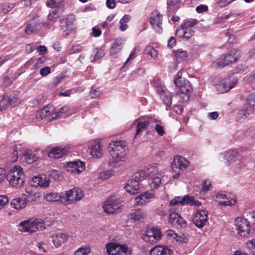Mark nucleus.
Instances as JSON below:
<instances>
[{"label":"nucleus","mask_w":255,"mask_h":255,"mask_svg":"<svg viewBox=\"0 0 255 255\" xmlns=\"http://www.w3.org/2000/svg\"><path fill=\"white\" fill-rule=\"evenodd\" d=\"M127 149V143L125 141H111L107 148L110 154L109 165L113 167H119L123 165L126 160Z\"/></svg>","instance_id":"nucleus-1"},{"label":"nucleus","mask_w":255,"mask_h":255,"mask_svg":"<svg viewBox=\"0 0 255 255\" xmlns=\"http://www.w3.org/2000/svg\"><path fill=\"white\" fill-rule=\"evenodd\" d=\"M145 173V178L148 176V184L152 189H156L161 184V181L164 175L159 172L157 165L154 164L149 165L142 170Z\"/></svg>","instance_id":"nucleus-2"},{"label":"nucleus","mask_w":255,"mask_h":255,"mask_svg":"<svg viewBox=\"0 0 255 255\" xmlns=\"http://www.w3.org/2000/svg\"><path fill=\"white\" fill-rule=\"evenodd\" d=\"M9 184L16 188H21L25 183V175L19 166L13 167L7 174Z\"/></svg>","instance_id":"nucleus-3"},{"label":"nucleus","mask_w":255,"mask_h":255,"mask_svg":"<svg viewBox=\"0 0 255 255\" xmlns=\"http://www.w3.org/2000/svg\"><path fill=\"white\" fill-rule=\"evenodd\" d=\"M144 178L145 173L142 170L135 172L126 184L125 187L126 190L131 194L137 193L141 187L140 182Z\"/></svg>","instance_id":"nucleus-4"},{"label":"nucleus","mask_w":255,"mask_h":255,"mask_svg":"<svg viewBox=\"0 0 255 255\" xmlns=\"http://www.w3.org/2000/svg\"><path fill=\"white\" fill-rule=\"evenodd\" d=\"M241 56V51L237 49L231 50L227 54L222 55L213 63L215 67H224L232 63L236 62Z\"/></svg>","instance_id":"nucleus-5"},{"label":"nucleus","mask_w":255,"mask_h":255,"mask_svg":"<svg viewBox=\"0 0 255 255\" xmlns=\"http://www.w3.org/2000/svg\"><path fill=\"white\" fill-rule=\"evenodd\" d=\"M19 227L21 232L33 233L37 230H44L45 226L42 220L35 219L34 221L27 220L21 222L19 225Z\"/></svg>","instance_id":"nucleus-6"},{"label":"nucleus","mask_w":255,"mask_h":255,"mask_svg":"<svg viewBox=\"0 0 255 255\" xmlns=\"http://www.w3.org/2000/svg\"><path fill=\"white\" fill-rule=\"evenodd\" d=\"M180 78L181 75L180 72H178L176 77L174 78V84L179 88L180 90V92L178 93L177 94L180 96L184 95V96H183L182 98L184 101H186L189 100V94L191 92L192 88L188 80H184L182 81L180 80Z\"/></svg>","instance_id":"nucleus-7"},{"label":"nucleus","mask_w":255,"mask_h":255,"mask_svg":"<svg viewBox=\"0 0 255 255\" xmlns=\"http://www.w3.org/2000/svg\"><path fill=\"white\" fill-rule=\"evenodd\" d=\"M64 203L72 204L80 201L85 196L83 191L79 188H74L63 192Z\"/></svg>","instance_id":"nucleus-8"},{"label":"nucleus","mask_w":255,"mask_h":255,"mask_svg":"<svg viewBox=\"0 0 255 255\" xmlns=\"http://www.w3.org/2000/svg\"><path fill=\"white\" fill-rule=\"evenodd\" d=\"M121 207L120 201L115 196H112L105 201L103 208L104 212L110 215L113 214Z\"/></svg>","instance_id":"nucleus-9"},{"label":"nucleus","mask_w":255,"mask_h":255,"mask_svg":"<svg viewBox=\"0 0 255 255\" xmlns=\"http://www.w3.org/2000/svg\"><path fill=\"white\" fill-rule=\"evenodd\" d=\"M170 204L171 206H176L178 204L182 205H188V206H195L199 207L201 206V203L198 200H195L194 197L189 196L188 195H185L183 197H176L174 199L172 200Z\"/></svg>","instance_id":"nucleus-10"},{"label":"nucleus","mask_w":255,"mask_h":255,"mask_svg":"<svg viewBox=\"0 0 255 255\" xmlns=\"http://www.w3.org/2000/svg\"><path fill=\"white\" fill-rule=\"evenodd\" d=\"M161 236L160 230L153 227L146 229L145 234L142 236V239L147 243L153 244L159 241Z\"/></svg>","instance_id":"nucleus-11"},{"label":"nucleus","mask_w":255,"mask_h":255,"mask_svg":"<svg viewBox=\"0 0 255 255\" xmlns=\"http://www.w3.org/2000/svg\"><path fill=\"white\" fill-rule=\"evenodd\" d=\"M74 16L73 15H69L66 18L61 20L60 27L64 36H67L74 29Z\"/></svg>","instance_id":"nucleus-12"},{"label":"nucleus","mask_w":255,"mask_h":255,"mask_svg":"<svg viewBox=\"0 0 255 255\" xmlns=\"http://www.w3.org/2000/svg\"><path fill=\"white\" fill-rule=\"evenodd\" d=\"M149 22L156 33H161L162 32V15L158 11L152 12L149 17Z\"/></svg>","instance_id":"nucleus-13"},{"label":"nucleus","mask_w":255,"mask_h":255,"mask_svg":"<svg viewBox=\"0 0 255 255\" xmlns=\"http://www.w3.org/2000/svg\"><path fill=\"white\" fill-rule=\"evenodd\" d=\"M238 233L242 237H248L250 234L251 226L248 221L242 218H237L235 220Z\"/></svg>","instance_id":"nucleus-14"},{"label":"nucleus","mask_w":255,"mask_h":255,"mask_svg":"<svg viewBox=\"0 0 255 255\" xmlns=\"http://www.w3.org/2000/svg\"><path fill=\"white\" fill-rule=\"evenodd\" d=\"M107 251L110 255H129L128 248L116 243H111L107 245Z\"/></svg>","instance_id":"nucleus-15"},{"label":"nucleus","mask_w":255,"mask_h":255,"mask_svg":"<svg viewBox=\"0 0 255 255\" xmlns=\"http://www.w3.org/2000/svg\"><path fill=\"white\" fill-rule=\"evenodd\" d=\"M208 220V213L207 210L197 211L193 218L194 225L201 228L206 225Z\"/></svg>","instance_id":"nucleus-16"},{"label":"nucleus","mask_w":255,"mask_h":255,"mask_svg":"<svg viewBox=\"0 0 255 255\" xmlns=\"http://www.w3.org/2000/svg\"><path fill=\"white\" fill-rule=\"evenodd\" d=\"M65 168L69 172L78 174L85 169V164L80 160L70 161L67 163Z\"/></svg>","instance_id":"nucleus-17"},{"label":"nucleus","mask_w":255,"mask_h":255,"mask_svg":"<svg viewBox=\"0 0 255 255\" xmlns=\"http://www.w3.org/2000/svg\"><path fill=\"white\" fill-rule=\"evenodd\" d=\"M189 165V162L184 157L176 156L172 162L171 166L174 172H180L186 169Z\"/></svg>","instance_id":"nucleus-18"},{"label":"nucleus","mask_w":255,"mask_h":255,"mask_svg":"<svg viewBox=\"0 0 255 255\" xmlns=\"http://www.w3.org/2000/svg\"><path fill=\"white\" fill-rule=\"evenodd\" d=\"M237 83V80L229 77L222 80L217 85V88L220 92L223 93L234 88Z\"/></svg>","instance_id":"nucleus-19"},{"label":"nucleus","mask_w":255,"mask_h":255,"mask_svg":"<svg viewBox=\"0 0 255 255\" xmlns=\"http://www.w3.org/2000/svg\"><path fill=\"white\" fill-rule=\"evenodd\" d=\"M215 201L221 206H232L236 203V199L233 195L219 193L217 195Z\"/></svg>","instance_id":"nucleus-20"},{"label":"nucleus","mask_w":255,"mask_h":255,"mask_svg":"<svg viewBox=\"0 0 255 255\" xmlns=\"http://www.w3.org/2000/svg\"><path fill=\"white\" fill-rule=\"evenodd\" d=\"M156 91L161 96V98L167 107L172 105V99L170 93L161 83H157L156 86Z\"/></svg>","instance_id":"nucleus-21"},{"label":"nucleus","mask_w":255,"mask_h":255,"mask_svg":"<svg viewBox=\"0 0 255 255\" xmlns=\"http://www.w3.org/2000/svg\"><path fill=\"white\" fill-rule=\"evenodd\" d=\"M169 223L176 228H183L186 226L185 220L177 213H171L169 215Z\"/></svg>","instance_id":"nucleus-22"},{"label":"nucleus","mask_w":255,"mask_h":255,"mask_svg":"<svg viewBox=\"0 0 255 255\" xmlns=\"http://www.w3.org/2000/svg\"><path fill=\"white\" fill-rule=\"evenodd\" d=\"M154 197L155 195L152 191H147L140 194L135 198V205L140 206L146 204L150 202Z\"/></svg>","instance_id":"nucleus-23"},{"label":"nucleus","mask_w":255,"mask_h":255,"mask_svg":"<svg viewBox=\"0 0 255 255\" xmlns=\"http://www.w3.org/2000/svg\"><path fill=\"white\" fill-rule=\"evenodd\" d=\"M29 183L32 187L40 186L42 188H47L49 186L50 179L46 177L43 178L39 176H35L30 180Z\"/></svg>","instance_id":"nucleus-24"},{"label":"nucleus","mask_w":255,"mask_h":255,"mask_svg":"<svg viewBox=\"0 0 255 255\" xmlns=\"http://www.w3.org/2000/svg\"><path fill=\"white\" fill-rule=\"evenodd\" d=\"M173 251L167 247L157 246L150 250V255H173Z\"/></svg>","instance_id":"nucleus-25"},{"label":"nucleus","mask_w":255,"mask_h":255,"mask_svg":"<svg viewBox=\"0 0 255 255\" xmlns=\"http://www.w3.org/2000/svg\"><path fill=\"white\" fill-rule=\"evenodd\" d=\"M147 217V213L143 209H138L134 210L129 215V219L132 222L142 221Z\"/></svg>","instance_id":"nucleus-26"},{"label":"nucleus","mask_w":255,"mask_h":255,"mask_svg":"<svg viewBox=\"0 0 255 255\" xmlns=\"http://www.w3.org/2000/svg\"><path fill=\"white\" fill-rule=\"evenodd\" d=\"M194 31L192 28L185 27L181 25L180 28L177 29L176 35L181 38L189 39L193 35Z\"/></svg>","instance_id":"nucleus-27"},{"label":"nucleus","mask_w":255,"mask_h":255,"mask_svg":"<svg viewBox=\"0 0 255 255\" xmlns=\"http://www.w3.org/2000/svg\"><path fill=\"white\" fill-rule=\"evenodd\" d=\"M52 237L53 243L56 248L62 246L68 239V236L66 234L62 233H56Z\"/></svg>","instance_id":"nucleus-28"},{"label":"nucleus","mask_w":255,"mask_h":255,"mask_svg":"<svg viewBox=\"0 0 255 255\" xmlns=\"http://www.w3.org/2000/svg\"><path fill=\"white\" fill-rule=\"evenodd\" d=\"M67 151V149L62 147H54L48 151V156L52 158H59Z\"/></svg>","instance_id":"nucleus-29"},{"label":"nucleus","mask_w":255,"mask_h":255,"mask_svg":"<svg viewBox=\"0 0 255 255\" xmlns=\"http://www.w3.org/2000/svg\"><path fill=\"white\" fill-rule=\"evenodd\" d=\"M42 26L39 20L28 23L25 28V32L27 34H31L39 30Z\"/></svg>","instance_id":"nucleus-30"},{"label":"nucleus","mask_w":255,"mask_h":255,"mask_svg":"<svg viewBox=\"0 0 255 255\" xmlns=\"http://www.w3.org/2000/svg\"><path fill=\"white\" fill-rule=\"evenodd\" d=\"M63 197V192L60 194L58 193H50L45 195L44 198L48 202H57L60 201L61 202L64 203Z\"/></svg>","instance_id":"nucleus-31"},{"label":"nucleus","mask_w":255,"mask_h":255,"mask_svg":"<svg viewBox=\"0 0 255 255\" xmlns=\"http://www.w3.org/2000/svg\"><path fill=\"white\" fill-rule=\"evenodd\" d=\"M27 202L28 201L25 197L23 198H17L12 200L11 205L15 209L20 210L26 206Z\"/></svg>","instance_id":"nucleus-32"},{"label":"nucleus","mask_w":255,"mask_h":255,"mask_svg":"<svg viewBox=\"0 0 255 255\" xmlns=\"http://www.w3.org/2000/svg\"><path fill=\"white\" fill-rule=\"evenodd\" d=\"M123 43L124 40L122 38H117L115 40L111 49L110 52L111 54L114 55L120 52L122 49Z\"/></svg>","instance_id":"nucleus-33"},{"label":"nucleus","mask_w":255,"mask_h":255,"mask_svg":"<svg viewBox=\"0 0 255 255\" xmlns=\"http://www.w3.org/2000/svg\"><path fill=\"white\" fill-rule=\"evenodd\" d=\"M51 115L52 116V114H51L49 108L45 107L37 113L36 118L37 119H43L46 117H49Z\"/></svg>","instance_id":"nucleus-34"},{"label":"nucleus","mask_w":255,"mask_h":255,"mask_svg":"<svg viewBox=\"0 0 255 255\" xmlns=\"http://www.w3.org/2000/svg\"><path fill=\"white\" fill-rule=\"evenodd\" d=\"M149 124L150 122L149 121L138 122L135 131V136L139 134L140 132L146 129Z\"/></svg>","instance_id":"nucleus-35"},{"label":"nucleus","mask_w":255,"mask_h":255,"mask_svg":"<svg viewBox=\"0 0 255 255\" xmlns=\"http://www.w3.org/2000/svg\"><path fill=\"white\" fill-rule=\"evenodd\" d=\"M91 155L94 158H99L102 156V150L99 144L93 145L90 151Z\"/></svg>","instance_id":"nucleus-36"},{"label":"nucleus","mask_w":255,"mask_h":255,"mask_svg":"<svg viewBox=\"0 0 255 255\" xmlns=\"http://www.w3.org/2000/svg\"><path fill=\"white\" fill-rule=\"evenodd\" d=\"M93 53L94 55L91 56V61L92 62L94 60H98L103 57L105 53L102 49L95 48L93 50Z\"/></svg>","instance_id":"nucleus-37"},{"label":"nucleus","mask_w":255,"mask_h":255,"mask_svg":"<svg viewBox=\"0 0 255 255\" xmlns=\"http://www.w3.org/2000/svg\"><path fill=\"white\" fill-rule=\"evenodd\" d=\"M24 158L26 162L31 164L34 161H37L39 157L31 152H28L24 154Z\"/></svg>","instance_id":"nucleus-38"},{"label":"nucleus","mask_w":255,"mask_h":255,"mask_svg":"<svg viewBox=\"0 0 255 255\" xmlns=\"http://www.w3.org/2000/svg\"><path fill=\"white\" fill-rule=\"evenodd\" d=\"M25 192L27 194L25 195V197H24L28 202L33 201L36 200L37 194L35 192H34L30 187L26 188Z\"/></svg>","instance_id":"nucleus-39"},{"label":"nucleus","mask_w":255,"mask_h":255,"mask_svg":"<svg viewBox=\"0 0 255 255\" xmlns=\"http://www.w3.org/2000/svg\"><path fill=\"white\" fill-rule=\"evenodd\" d=\"M8 102V105L14 107L20 104V100L15 95H11L7 99Z\"/></svg>","instance_id":"nucleus-40"},{"label":"nucleus","mask_w":255,"mask_h":255,"mask_svg":"<svg viewBox=\"0 0 255 255\" xmlns=\"http://www.w3.org/2000/svg\"><path fill=\"white\" fill-rule=\"evenodd\" d=\"M145 52L146 54L149 55L152 58H156L157 56V51L153 47L147 46L145 48Z\"/></svg>","instance_id":"nucleus-41"},{"label":"nucleus","mask_w":255,"mask_h":255,"mask_svg":"<svg viewBox=\"0 0 255 255\" xmlns=\"http://www.w3.org/2000/svg\"><path fill=\"white\" fill-rule=\"evenodd\" d=\"M68 110V107L67 106H64L61 108L56 113H54L52 115V117L50 120H54L57 119H58L60 117V114H63L67 112Z\"/></svg>","instance_id":"nucleus-42"},{"label":"nucleus","mask_w":255,"mask_h":255,"mask_svg":"<svg viewBox=\"0 0 255 255\" xmlns=\"http://www.w3.org/2000/svg\"><path fill=\"white\" fill-rule=\"evenodd\" d=\"M90 249L88 247H81L75 252V255H88Z\"/></svg>","instance_id":"nucleus-43"},{"label":"nucleus","mask_w":255,"mask_h":255,"mask_svg":"<svg viewBox=\"0 0 255 255\" xmlns=\"http://www.w3.org/2000/svg\"><path fill=\"white\" fill-rule=\"evenodd\" d=\"M102 93V91L100 88L95 89L92 87L90 92V96L92 99H94L99 97Z\"/></svg>","instance_id":"nucleus-44"},{"label":"nucleus","mask_w":255,"mask_h":255,"mask_svg":"<svg viewBox=\"0 0 255 255\" xmlns=\"http://www.w3.org/2000/svg\"><path fill=\"white\" fill-rule=\"evenodd\" d=\"M175 55L177 58L185 60L188 56L187 52L182 49H178L175 51Z\"/></svg>","instance_id":"nucleus-45"},{"label":"nucleus","mask_w":255,"mask_h":255,"mask_svg":"<svg viewBox=\"0 0 255 255\" xmlns=\"http://www.w3.org/2000/svg\"><path fill=\"white\" fill-rule=\"evenodd\" d=\"M247 248L253 255L255 253V240L253 239L247 242Z\"/></svg>","instance_id":"nucleus-46"},{"label":"nucleus","mask_w":255,"mask_h":255,"mask_svg":"<svg viewBox=\"0 0 255 255\" xmlns=\"http://www.w3.org/2000/svg\"><path fill=\"white\" fill-rule=\"evenodd\" d=\"M61 2V0H49L46 2V5L49 7H58Z\"/></svg>","instance_id":"nucleus-47"},{"label":"nucleus","mask_w":255,"mask_h":255,"mask_svg":"<svg viewBox=\"0 0 255 255\" xmlns=\"http://www.w3.org/2000/svg\"><path fill=\"white\" fill-rule=\"evenodd\" d=\"M18 152L17 150V147L15 146L13 149V151L12 153L11 154V155L9 157L10 162H11V163L15 162L18 160Z\"/></svg>","instance_id":"nucleus-48"},{"label":"nucleus","mask_w":255,"mask_h":255,"mask_svg":"<svg viewBox=\"0 0 255 255\" xmlns=\"http://www.w3.org/2000/svg\"><path fill=\"white\" fill-rule=\"evenodd\" d=\"M13 8V4L8 3H4L1 5V10L3 13H7Z\"/></svg>","instance_id":"nucleus-49"},{"label":"nucleus","mask_w":255,"mask_h":255,"mask_svg":"<svg viewBox=\"0 0 255 255\" xmlns=\"http://www.w3.org/2000/svg\"><path fill=\"white\" fill-rule=\"evenodd\" d=\"M8 102L4 96H0V111L5 109L8 105Z\"/></svg>","instance_id":"nucleus-50"},{"label":"nucleus","mask_w":255,"mask_h":255,"mask_svg":"<svg viewBox=\"0 0 255 255\" xmlns=\"http://www.w3.org/2000/svg\"><path fill=\"white\" fill-rule=\"evenodd\" d=\"M198 22V20L197 19H190L188 20H186L184 23H183L181 25L182 26H184L185 27L192 28Z\"/></svg>","instance_id":"nucleus-51"},{"label":"nucleus","mask_w":255,"mask_h":255,"mask_svg":"<svg viewBox=\"0 0 255 255\" xmlns=\"http://www.w3.org/2000/svg\"><path fill=\"white\" fill-rule=\"evenodd\" d=\"M8 202V198L6 195H0V210Z\"/></svg>","instance_id":"nucleus-52"},{"label":"nucleus","mask_w":255,"mask_h":255,"mask_svg":"<svg viewBox=\"0 0 255 255\" xmlns=\"http://www.w3.org/2000/svg\"><path fill=\"white\" fill-rule=\"evenodd\" d=\"M247 103L251 106H255V94L249 95L246 99Z\"/></svg>","instance_id":"nucleus-53"},{"label":"nucleus","mask_w":255,"mask_h":255,"mask_svg":"<svg viewBox=\"0 0 255 255\" xmlns=\"http://www.w3.org/2000/svg\"><path fill=\"white\" fill-rule=\"evenodd\" d=\"M112 174L110 170L104 171L100 173L99 177L103 180L109 178Z\"/></svg>","instance_id":"nucleus-54"},{"label":"nucleus","mask_w":255,"mask_h":255,"mask_svg":"<svg viewBox=\"0 0 255 255\" xmlns=\"http://www.w3.org/2000/svg\"><path fill=\"white\" fill-rule=\"evenodd\" d=\"M51 73V69L48 66H46L42 68L39 71L41 76L44 77L48 75Z\"/></svg>","instance_id":"nucleus-55"},{"label":"nucleus","mask_w":255,"mask_h":255,"mask_svg":"<svg viewBox=\"0 0 255 255\" xmlns=\"http://www.w3.org/2000/svg\"><path fill=\"white\" fill-rule=\"evenodd\" d=\"M231 16V14H228L225 16H220L214 19L215 23H221L224 22L226 20L229 19Z\"/></svg>","instance_id":"nucleus-56"},{"label":"nucleus","mask_w":255,"mask_h":255,"mask_svg":"<svg viewBox=\"0 0 255 255\" xmlns=\"http://www.w3.org/2000/svg\"><path fill=\"white\" fill-rule=\"evenodd\" d=\"M208 10V7L207 5L205 4H201L198 5L196 8V11L199 13H201L207 11Z\"/></svg>","instance_id":"nucleus-57"},{"label":"nucleus","mask_w":255,"mask_h":255,"mask_svg":"<svg viewBox=\"0 0 255 255\" xmlns=\"http://www.w3.org/2000/svg\"><path fill=\"white\" fill-rule=\"evenodd\" d=\"M136 57V48H134L131 51L128 58L127 59L124 65H125L126 64L128 63L130 60L134 59Z\"/></svg>","instance_id":"nucleus-58"},{"label":"nucleus","mask_w":255,"mask_h":255,"mask_svg":"<svg viewBox=\"0 0 255 255\" xmlns=\"http://www.w3.org/2000/svg\"><path fill=\"white\" fill-rule=\"evenodd\" d=\"M211 185V182L210 180H206L203 182V186L202 187V191L204 192H207L209 190V188Z\"/></svg>","instance_id":"nucleus-59"},{"label":"nucleus","mask_w":255,"mask_h":255,"mask_svg":"<svg viewBox=\"0 0 255 255\" xmlns=\"http://www.w3.org/2000/svg\"><path fill=\"white\" fill-rule=\"evenodd\" d=\"M253 112V109L251 108H249L247 109L245 111H241L240 115L242 116V117L243 118H247L248 116H249Z\"/></svg>","instance_id":"nucleus-60"},{"label":"nucleus","mask_w":255,"mask_h":255,"mask_svg":"<svg viewBox=\"0 0 255 255\" xmlns=\"http://www.w3.org/2000/svg\"><path fill=\"white\" fill-rule=\"evenodd\" d=\"M154 128L160 136H163L164 135V130L162 126L156 124Z\"/></svg>","instance_id":"nucleus-61"},{"label":"nucleus","mask_w":255,"mask_h":255,"mask_svg":"<svg viewBox=\"0 0 255 255\" xmlns=\"http://www.w3.org/2000/svg\"><path fill=\"white\" fill-rule=\"evenodd\" d=\"M238 154V152L236 150H231L227 152L226 155L227 158L232 160L233 158L235 157Z\"/></svg>","instance_id":"nucleus-62"},{"label":"nucleus","mask_w":255,"mask_h":255,"mask_svg":"<svg viewBox=\"0 0 255 255\" xmlns=\"http://www.w3.org/2000/svg\"><path fill=\"white\" fill-rule=\"evenodd\" d=\"M63 79H64V76L63 75H60L56 76L53 79V84H54L55 85H57L58 84H59V83H60L62 82V81L63 80Z\"/></svg>","instance_id":"nucleus-63"},{"label":"nucleus","mask_w":255,"mask_h":255,"mask_svg":"<svg viewBox=\"0 0 255 255\" xmlns=\"http://www.w3.org/2000/svg\"><path fill=\"white\" fill-rule=\"evenodd\" d=\"M47 50V48L45 46L40 45L37 48V51L40 55L44 54Z\"/></svg>","instance_id":"nucleus-64"}]
</instances>
